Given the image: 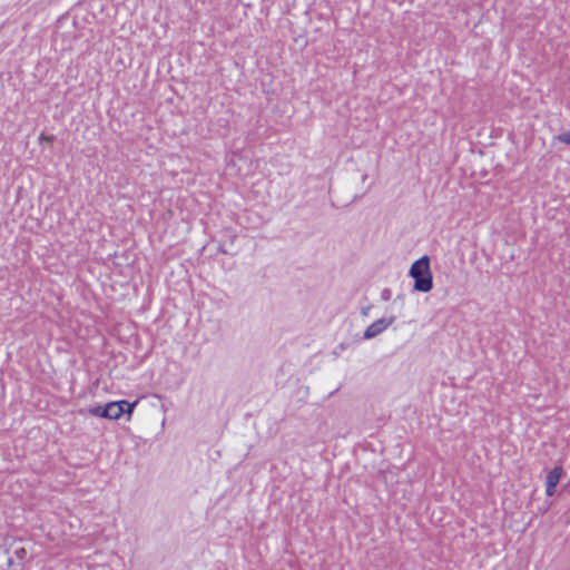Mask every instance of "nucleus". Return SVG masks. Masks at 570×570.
<instances>
[{
	"mask_svg": "<svg viewBox=\"0 0 570 570\" xmlns=\"http://www.w3.org/2000/svg\"><path fill=\"white\" fill-rule=\"evenodd\" d=\"M410 276L414 279V289L426 293L433 287V277L430 269V258L422 256L410 268Z\"/></svg>",
	"mask_w": 570,
	"mask_h": 570,
	"instance_id": "f257e3e1",
	"label": "nucleus"
},
{
	"mask_svg": "<svg viewBox=\"0 0 570 570\" xmlns=\"http://www.w3.org/2000/svg\"><path fill=\"white\" fill-rule=\"evenodd\" d=\"M138 401L130 403L126 400L109 402L106 404V419L118 420L122 414L131 415Z\"/></svg>",
	"mask_w": 570,
	"mask_h": 570,
	"instance_id": "f03ea898",
	"label": "nucleus"
},
{
	"mask_svg": "<svg viewBox=\"0 0 570 570\" xmlns=\"http://www.w3.org/2000/svg\"><path fill=\"white\" fill-rule=\"evenodd\" d=\"M395 321V316L383 317L373 322L363 333L364 340H372L383 333Z\"/></svg>",
	"mask_w": 570,
	"mask_h": 570,
	"instance_id": "7ed1b4c3",
	"label": "nucleus"
},
{
	"mask_svg": "<svg viewBox=\"0 0 570 570\" xmlns=\"http://www.w3.org/2000/svg\"><path fill=\"white\" fill-rule=\"evenodd\" d=\"M563 473L561 466H556L552 469L546 478V493L548 497H552L556 492V487L558 485L560 478Z\"/></svg>",
	"mask_w": 570,
	"mask_h": 570,
	"instance_id": "20e7f679",
	"label": "nucleus"
},
{
	"mask_svg": "<svg viewBox=\"0 0 570 570\" xmlns=\"http://www.w3.org/2000/svg\"><path fill=\"white\" fill-rule=\"evenodd\" d=\"M87 412L92 416L104 417L106 419V404L105 405H97L89 407Z\"/></svg>",
	"mask_w": 570,
	"mask_h": 570,
	"instance_id": "39448f33",
	"label": "nucleus"
},
{
	"mask_svg": "<svg viewBox=\"0 0 570 570\" xmlns=\"http://www.w3.org/2000/svg\"><path fill=\"white\" fill-rule=\"evenodd\" d=\"M556 139L560 142H563L566 145H570V130L561 132L556 137Z\"/></svg>",
	"mask_w": 570,
	"mask_h": 570,
	"instance_id": "423d86ee",
	"label": "nucleus"
},
{
	"mask_svg": "<svg viewBox=\"0 0 570 570\" xmlns=\"http://www.w3.org/2000/svg\"><path fill=\"white\" fill-rule=\"evenodd\" d=\"M39 139L48 141V142H51V141H53L55 137L53 136H46L45 134H41Z\"/></svg>",
	"mask_w": 570,
	"mask_h": 570,
	"instance_id": "0eeeda50",
	"label": "nucleus"
},
{
	"mask_svg": "<svg viewBox=\"0 0 570 570\" xmlns=\"http://www.w3.org/2000/svg\"><path fill=\"white\" fill-rule=\"evenodd\" d=\"M383 297H384L385 299H387V298H389V291H384V292H383Z\"/></svg>",
	"mask_w": 570,
	"mask_h": 570,
	"instance_id": "6e6552de",
	"label": "nucleus"
},
{
	"mask_svg": "<svg viewBox=\"0 0 570 570\" xmlns=\"http://www.w3.org/2000/svg\"><path fill=\"white\" fill-rule=\"evenodd\" d=\"M367 311H368V308H363V309H362V314H363L364 316H366V315H367Z\"/></svg>",
	"mask_w": 570,
	"mask_h": 570,
	"instance_id": "1a4fd4ad",
	"label": "nucleus"
}]
</instances>
